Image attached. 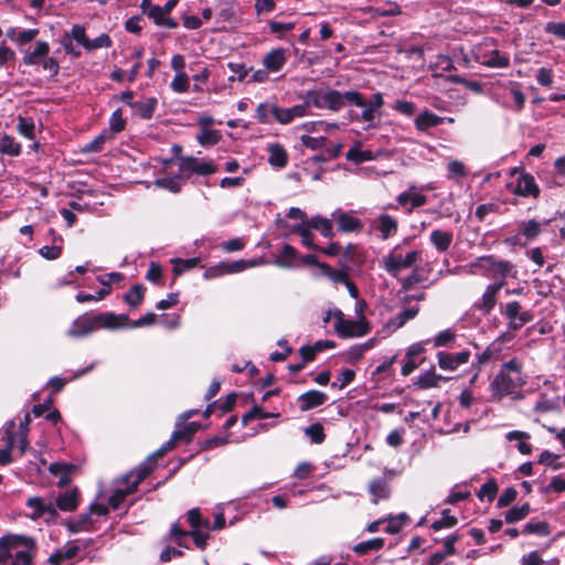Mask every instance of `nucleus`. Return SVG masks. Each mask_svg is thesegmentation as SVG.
Returning a JSON list of instances; mask_svg holds the SVG:
<instances>
[{
    "mask_svg": "<svg viewBox=\"0 0 565 565\" xmlns=\"http://www.w3.org/2000/svg\"><path fill=\"white\" fill-rule=\"evenodd\" d=\"M129 317L126 313L99 312L92 315L86 312L77 317L66 331L70 338L81 339L89 335L98 329L116 330L127 327Z\"/></svg>",
    "mask_w": 565,
    "mask_h": 565,
    "instance_id": "nucleus-1",
    "label": "nucleus"
},
{
    "mask_svg": "<svg viewBox=\"0 0 565 565\" xmlns=\"http://www.w3.org/2000/svg\"><path fill=\"white\" fill-rule=\"evenodd\" d=\"M38 551L36 541L24 534L8 533L0 537V564L32 565Z\"/></svg>",
    "mask_w": 565,
    "mask_h": 565,
    "instance_id": "nucleus-2",
    "label": "nucleus"
},
{
    "mask_svg": "<svg viewBox=\"0 0 565 565\" xmlns=\"http://www.w3.org/2000/svg\"><path fill=\"white\" fill-rule=\"evenodd\" d=\"M521 371V365L516 359L503 363L490 383L492 398L500 401L504 396L515 393L523 384Z\"/></svg>",
    "mask_w": 565,
    "mask_h": 565,
    "instance_id": "nucleus-3",
    "label": "nucleus"
},
{
    "mask_svg": "<svg viewBox=\"0 0 565 565\" xmlns=\"http://www.w3.org/2000/svg\"><path fill=\"white\" fill-rule=\"evenodd\" d=\"M188 521L192 530L190 532L179 530V547L184 544V541L188 537H192L195 546L203 551L206 547L207 540L210 537L209 531H211V522L209 519H203L201 516L198 508L188 512Z\"/></svg>",
    "mask_w": 565,
    "mask_h": 565,
    "instance_id": "nucleus-4",
    "label": "nucleus"
},
{
    "mask_svg": "<svg viewBox=\"0 0 565 565\" xmlns=\"http://www.w3.org/2000/svg\"><path fill=\"white\" fill-rule=\"evenodd\" d=\"M181 150L179 147V153ZM217 171V164L213 160H201L192 156L181 157L179 154V184L192 180L193 177H207Z\"/></svg>",
    "mask_w": 565,
    "mask_h": 565,
    "instance_id": "nucleus-5",
    "label": "nucleus"
},
{
    "mask_svg": "<svg viewBox=\"0 0 565 565\" xmlns=\"http://www.w3.org/2000/svg\"><path fill=\"white\" fill-rule=\"evenodd\" d=\"M177 444V428L171 433L170 439L154 451L152 455L148 456L143 462L139 465V467L125 476L124 482L134 487V490H138V486L153 471L154 461L157 458H161L168 450L172 449Z\"/></svg>",
    "mask_w": 565,
    "mask_h": 565,
    "instance_id": "nucleus-6",
    "label": "nucleus"
},
{
    "mask_svg": "<svg viewBox=\"0 0 565 565\" xmlns=\"http://www.w3.org/2000/svg\"><path fill=\"white\" fill-rule=\"evenodd\" d=\"M8 426L4 431L6 446L0 450V465H7L12 461L11 451L18 446L20 455H24L29 446L28 435L30 426Z\"/></svg>",
    "mask_w": 565,
    "mask_h": 565,
    "instance_id": "nucleus-7",
    "label": "nucleus"
},
{
    "mask_svg": "<svg viewBox=\"0 0 565 565\" xmlns=\"http://www.w3.org/2000/svg\"><path fill=\"white\" fill-rule=\"evenodd\" d=\"M50 44L45 41H38L32 52L26 53L23 56V63L25 65H38L42 64L44 71H49L52 77L58 75L60 63L53 57L49 56Z\"/></svg>",
    "mask_w": 565,
    "mask_h": 565,
    "instance_id": "nucleus-8",
    "label": "nucleus"
},
{
    "mask_svg": "<svg viewBox=\"0 0 565 565\" xmlns=\"http://www.w3.org/2000/svg\"><path fill=\"white\" fill-rule=\"evenodd\" d=\"M501 313L509 320L508 329L510 331H519L524 324L534 319L531 310L522 311V306L519 301H510L500 309Z\"/></svg>",
    "mask_w": 565,
    "mask_h": 565,
    "instance_id": "nucleus-9",
    "label": "nucleus"
},
{
    "mask_svg": "<svg viewBox=\"0 0 565 565\" xmlns=\"http://www.w3.org/2000/svg\"><path fill=\"white\" fill-rule=\"evenodd\" d=\"M511 174H519L515 186L512 189V193L523 198L532 196L537 199L540 196V188L531 173L524 171L523 168H515Z\"/></svg>",
    "mask_w": 565,
    "mask_h": 565,
    "instance_id": "nucleus-10",
    "label": "nucleus"
},
{
    "mask_svg": "<svg viewBox=\"0 0 565 565\" xmlns=\"http://www.w3.org/2000/svg\"><path fill=\"white\" fill-rule=\"evenodd\" d=\"M334 329L340 338H354L366 335L371 331V326L365 317H361L356 321H340L335 323Z\"/></svg>",
    "mask_w": 565,
    "mask_h": 565,
    "instance_id": "nucleus-11",
    "label": "nucleus"
},
{
    "mask_svg": "<svg viewBox=\"0 0 565 565\" xmlns=\"http://www.w3.org/2000/svg\"><path fill=\"white\" fill-rule=\"evenodd\" d=\"M478 267L483 268L486 270H495L497 274L502 278H507L508 276L515 277L516 271H513V264L509 260L498 259L493 255H486L478 258Z\"/></svg>",
    "mask_w": 565,
    "mask_h": 565,
    "instance_id": "nucleus-12",
    "label": "nucleus"
},
{
    "mask_svg": "<svg viewBox=\"0 0 565 565\" xmlns=\"http://www.w3.org/2000/svg\"><path fill=\"white\" fill-rule=\"evenodd\" d=\"M445 121L454 122V118L438 116L425 108L414 119L415 128L419 132H427L428 129L443 125Z\"/></svg>",
    "mask_w": 565,
    "mask_h": 565,
    "instance_id": "nucleus-13",
    "label": "nucleus"
},
{
    "mask_svg": "<svg viewBox=\"0 0 565 565\" xmlns=\"http://www.w3.org/2000/svg\"><path fill=\"white\" fill-rule=\"evenodd\" d=\"M237 396L236 392H232L227 394L224 401L218 399L210 403L203 412V418H209L211 415H216L220 418L231 413L235 407Z\"/></svg>",
    "mask_w": 565,
    "mask_h": 565,
    "instance_id": "nucleus-14",
    "label": "nucleus"
},
{
    "mask_svg": "<svg viewBox=\"0 0 565 565\" xmlns=\"http://www.w3.org/2000/svg\"><path fill=\"white\" fill-rule=\"evenodd\" d=\"M247 267H248V264L245 260H235V262H230V263L222 262L215 266L207 268L204 273V277L210 279V278H215V277H220V276L227 275V274L239 273V271H243L244 269H246Z\"/></svg>",
    "mask_w": 565,
    "mask_h": 565,
    "instance_id": "nucleus-15",
    "label": "nucleus"
},
{
    "mask_svg": "<svg viewBox=\"0 0 565 565\" xmlns=\"http://www.w3.org/2000/svg\"><path fill=\"white\" fill-rule=\"evenodd\" d=\"M438 365L443 370L455 371L459 365L466 364L469 361L470 352L463 350L457 354L448 352H438Z\"/></svg>",
    "mask_w": 565,
    "mask_h": 565,
    "instance_id": "nucleus-16",
    "label": "nucleus"
},
{
    "mask_svg": "<svg viewBox=\"0 0 565 565\" xmlns=\"http://www.w3.org/2000/svg\"><path fill=\"white\" fill-rule=\"evenodd\" d=\"M286 51L282 47L269 51L263 58L265 68L271 73L279 72L286 64Z\"/></svg>",
    "mask_w": 565,
    "mask_h": 565,
    "instance_id": "nucleus-17",
    "label": "nucleus"
},
{
    "mask_svg": "<svg viewBox=\"0 0 565 565\" xmlns=\"http://www.w3.org/2000/svg\"><path fill=\"white\" fill-rule=\"evenodd\" d=\"M338 231L342 233L360 232L363 228V223L360 218L351 215L348 212H339L334 215Z\"/></svg>",
    "mask_w": 565,
    "mask_h": 565,
    "instance_id": "nucleus-18",
    "label": "nucleus"
},
{
    "mask_svg": "<svg viewBox=\"0 0 565 565\" xmlns=\"http://www.w3.org/2000/svg\"><path fill=\"white\" fill-rule=\"evenodd\" d=\"M56 507L64 512H72L78 508L79 504V490L77 487L60 493L56 497Z\"/></svg>",
    "mask_w": 565,
    "mask_h": 565,
    "instance_id": "nucleus-19",
    "label": "nucleus"
},
{
    "mask_svg": "<svg viewBox=\"0 0 565 565\" xmlns=\"http://www.w3.org/2000/svg\"><path fill=\"white\" fill-rule=\"evenodd\" d=\"M328 399L327 395L317 390H310L303 394H301L298 398L300 402L301 411H309L316 408L326 403Z\"/></svg>",
    "mask_w": 565,
    "mask_h": 565,
    "instance_id": "nucleus-20",
    "label": "nucleus"
},
{
    "mask_svg": "<svg viewBox=\"0 0 565 565\" xmlns=\"http://www.w3.org/2000/svg\"><path fill=\"white\" fill-rule=\"evenodd\" d=\"M74 466L64 462H53L50 465L49 471L58 478L57 487L65 488L72 482V470Z\"/></svg>",
    "mask_w": 565,
    "mask_h": 565,
    "instance_id": "nucleus-21",
    "label": "nucleus"
},
{
    "mask_svg": "<svg viewBox=\"0 0 565 565\" xmlns=\"http://www.w3.org/2000/svg\"><path fill=\"white\" fill-rule=\"evenodd\" d=\"M448 380L449 377L437 374L435 372V366H431L427 372L423 373L416 382H414V385L420 390H428L437 387L440 381L446 382Z\"/></svg>",
    "mask_w": 565,
    "mask_h": 565,
    "instance_id": "nucleus-22",
    "label": "nucleus"
},
{
    "mask_svg": "<svg viewBox=\"0 0 565 565\" xmlns=\"http://www.w3.org/2000/svg\"><path fill=\"white\" fill-rule=\"evenodd\" d=\"M376 228L380 231L382 239L385 241L397 233L398 222L390 214H381L377 217Z\"/></svg>",
    "mask_w": 565,
    "mask_h": 565,
    "instance_id": "nucleus-23",
    "label": "nucleus"
},
{
    "mask_svg": "<svg viewBox=\"0 0 565 565\" xmlns=\"http://www.w3.org/2000/svg\"><path fill=\"white\" fill-rule=\"evenodd\" d=\"M268 163L277 169H284L288 163V153L280 143H273L268 147Z\"/></svg>",
    "mask_w": 565,
    "mask_h": 565,
    "instance_id": "nucleus-24",
    "label": "nucleus"
},
{
    "mask_svg": "<svg viewBox=\"0 0 565 565\" xmlns=\"http://www.w3.org/2000/svg\"><path fill=\"white\" fill-rule=\"evenodd\" d=\"M79 551V546L75 544L65 546L63 548H58L53 554L50 555L47 562L51 565H61L62 562L76 557Z\"/></svg>",
    "mask_w": 565,
    "mask_h": 565,
    "instance_id": "nucleus-25",
    "label": "nucleus"
},
{
    "mask_svg": "<svg viewBox=\"0 0 565 565\" xmlns=\"http://www.w3.org/2000/svg\"><path fill=\"white\" fill-rule=\"evenodd\" d=\"M498 295L499 292L495 291V288H492L488 285L480 302L475 303V308L482 311L484 315H489L497 305Z\"/></svg>",
    "mask_w": 565,
    "mask_h": 565,
    "instance_id": "nucleus-26",
    "label": "nucleus"
},
{
    "mask_svg": "<svg viewBox=\"0 0 565 565\" xmlns=\"http://www.w3.org/2000/svg\"><path fill=\"white\" fill-rule=\"evenodd\" d=\"M454 239V235L451 232H444L441 230H434L430 234V242L435 246V248L445 253L449 249Z\"/></svg>",
    "mask_w": 565,
    "mask_h": 565,
    "instance_id": "nucleus-27",
    "label": "nucleus"
},
{
    "mask_svg": "<svg viewBox=\"0 0 565 565\" xmlns=\"http://www.w3.org/2000/svg\"><path fill=\"white\" fill-rule=\"evenodd\" d=\"M308 223L312 230L319 231L323 237H326V238L334 237L333 225H332L331 220L326 218L320 215H316V216H312L308 221Z\"/></svg>",
    "mask_w": 565,
    "mask_h": 565,
    "instance_id": "nucleus-28",
    "label": "nucleus"
},
{
    "mask_svg": "<svg viewBox=\"0 0 565 565\" xmlns=\"http://www.w3.org/2000/svg\"><path fill=\"white\" fill-rule=\"evenodd\" d=\"M22 147L12 136L4 134L0 138V153L10 157H18L21 154Z\"/></svg>",
    "mask_w": 565,
    "mask_h": 565,
    "instance_id": "nucleus-29",
    "label": "nucleus"
},
{
    "mask_svg": "<svg viewBox=\"0 0 565 565\" xmlns=\"http://www.w3.org/2000/svg\"><path fill=\"white\" fill-rule=\"evenodd\" d=\"M519 226L521 235L530 242L536 239L542 233L541 224L534 218L522 221Z\"/></svg>",
    "mask_w": 565,
    "mask_h": 565,
    "instance_id": "nucleus-30",
    "label": "nucleus"
},
{
    "mask_svg": "<svg viewBox=\"0 0 565 565\" xmlns=\"http://www.w3.org/2000/svg\"><path fill=\"white\" fill-rule=\"evenodd\" d=\"M146 288L141 284L134 285L125 294L124 300L130 308H138L145 298Z\"/></svg>",
    "mask_w": 565,
    "mask_h": 565,
    "instance_id": "nucleus-31",
    "label": "nucleus"
},
{
    "mask_svg": "<svg viewBox=\"0 0 565 565\" xmlns=\"http://www.w3.org/2000/svg\"><path fill=\"white\" fill-rule=\"evenodd\" d=\"M384 539L375 537L367 541L360 542L353 546V552L359 555H365L370 552H376L384 547Z\"/></svg>",
    "mask_w": 565,
    "mask_h": 565,
    "instance_id": "nucleus-32",
    "label": "nucleus"
},
{
    "mask_svg": "<svg viewBox=\"0 0 565 565\" xmlns=\"http://www.w3.org/2000/svg\"><path fill=\"white\" fill-rule=\"evenodd\" d=\"M309 223L296 224L292 226V232L301 236L302 244L310 249H318L319 246L313 242V235L311 233Z\"/></svg>",
    "mask_w": 565,
    "mask_h": 565,
    "instance_id": "nucleus-33",
    "label": "nucleus"
},
{
    "mask_svg": "<svg viewBox=\"0 0 565 565\" xmlns=\"http://www.w3.org/2000/svg\"><path fill=\"white\" fill-rule=\"evenodd\" d=\"M404 257L401 254L392 252L383 259L385 270L393 277H397L401 269L405 268L403 265Z\"/></svg>",
    "mask_w": 565,
    "mask_h": 565,
    "instance_id": "nucleus-34",
    "label": "nucleus"
},
{
    "mask_svg": "<svg viewBox=\"0 0 565 565\" xmlns=\"http://www.w3.org/2000/svg\"><path fill=\"white\" fill-rule=\"evenodd\" d=\"M17 131L26 139H35V124L31 117L18 116Z\"/></svg>",
    "mask_w": 565,
    "mask_h": 565,
    "instance_id": "nucleus-35",
    "label": "nucleus"
},
{
    "mask_svg": "<svg viewBox=\"0 0 565 565\" xmlns=\"http://www.w3.org/2000/svg\"><path fill=\"white\" fill-rule=\"evenodd\" d=\"M149 18L153 20L157 25H163L168 28H175L177 23L171 18H166L164 10L160 6H153L147 13Z\"/></svg>",
    "mask_w": 565,
    "mask_h": 565,
    "instance_id": "nucleus-36",
    "label": "nucleus"
},
{
    "mask_svg": "<svg viewBox=\"0 0 565 565\" xmlns=\"http://www.w3.org/2000/svg\"><path fill=\"white\" fill-rule=\"evenodd\" d=\"M297 255V249L294 246L286 244L277 256L276 264L280 267H290L296 260Z\"/></svg>",
    "mask_w": 565,
    "mask_h": 565,
    "instance_id": "nucleus-37",
    "label": "nucleus"
},
{
    "mask_svg": "<svg viewBox=\"0 0 565 565\" xmlns=\"http://www.w3.org/2000/svg\"><path fill=\"white\" fill-rule=\"evenodd\" d=\"M111 138L107 130L102 131L97 135L93 140L87 142L83 148L82 152L84 153H95L103 150L105 142Z\"/></svg>",
    "mask_w": 565,
    "mask_h": 565,
    "instance_id": "nucleus-38",
    "label": "nucleus"
},
{
    "mask_svg": "<svg viewBox=\"0 0 565 565\" xmlns=\"http://www.w3.org/2000/svg\"><path fill=\"white\" fill-rule=\"evenodd\" d=\"M92 524H93L92 514L88 511V512L82 513L76 521L68 522L66 524V526L71 533H78L82 531L89 530Z\"/></svg>",
    "mask_w": 565,
    "mask_h": 565,
    "instance_id": "nucleus-39",
    "label": "nucleus"
},
{
    "mask_svg": "<svg viewBox=\"0 0 565 565\" xmlns=\"http://www.w3.org/2000/svg\"><path fill=\"white\" fill-rule=\"evenodd\" d=\"M353 105L356 107L366 106V99L364 95L358 90L341 92V106Z\"/></svg>",
    "mask_w": 565,
    "mask_h": 565,
    "instance_id": "nucleus-40",
    "label": "nucleus"
},
{
    "mask_svg": "<svg viewBox=\"0 0 565 565\" xmlns=\"http://www.w3.org/2000/svg\"><path fill=\"white\" fill-rule=\"evenodd\" d=\"M244 440V435H238L237 431H227L223 436H216L212 439L206 440V447L213 448L216 446L230 444V443H239Z\"/></svg>",
    "mask_w": 565,
    "mask_h": 565,
    "instance_id": "nucleus-41",
    "label": "nucleus"
},
{
    "mask_svg": "<svg viewBox=\"0 0 565 565\" xmlns=\"http://www.w3.org/2000/svg\"><path fill=\"white\" fill-rule=\"evenodd\" d=\"M529 435L524 431H520V430H513V431H510L508 435H507V438L509 440H516L518 441V449L519 451L522 454V455H530L531 454V445L526 441L529 439Z\"/></svg>",
    "mask_w": 565,
    "mask_h": 565,
    "instance_id": "nucleus-42",
    "label": "nucleus"
},
{
    "mask_svg": "<svg viewBox=\"0 0 565 565\" xmlns=\"http://www.w3.org/2000/svg\"><path fill=\"white\" fill-rule=\"evenodd\" d=\"M370 493L375 498L374 502L380 499H386L390 495L388 483L384 479H376L370 483Z\"/></svg>",
    "mask_w": 565,
    "mask_h": 565,
    "instance_id": "nucleus-43",
    "label": "nucleus"
},
{
    "mask_svg": "<svg viewBox=\"0 0 565 565\" xmlns=\"http://www.w3.org/2000/svg\"><path fill=\"white\" fill-rule=\"evenodd\" d=\"M347 159L360 164L373 160L374 156L371 150H361L359 147L353 146L348 150Z\"/></svg>",
    "mask_w": 565,
    "mask_h": 565,
    "instance_id": "nucleus-44",
    "label": "nucleus"
},
{
    "mask_svg": "<svg viewBox=\"0 0 565 565\" xmlns=\"http://www.w3.org/2000/svg\"><path fill=\"white\" fill-rule=\"evenodd\" d=\"M383 520L386 522L384 531L388 534H397L408 520V516L405 513H399L398 515L390 516Z\"/></svg>",
    "mask_w": 565,
    "mask_h": 565,
    "instance_id": "nucleus-45",
    "label": "nucleus"
},
{
    "mask_svg": "<svg viewBox=\"0 0 565 565\" xmlns=\"http://www.w3.org/2000/svg\"><path fill=\"white\" fill-rule=\"evenodd\" d=\"M221 138H222V136L217 130L203 127L201 129L200 135L198 136V141L201 146L206 147V146H214V145L218 143Z\"/></svg>",
    "mask_w": 565,
    "mask_h": 565,
    "instance_id": "nucleus-46",
    "label": "nucleus"
},
{
    "mask_svg": "<svg viewBox=\"0 0 565 565\" xmlns=\"http://www.w3.org/2000/svg\"><path fill=\"white\" fill-rule=\"evenodd\" d=\"M324 108L331 111H339L341 106V92L337 89H327L324 92Z\"/></svg>",
    "mask_w": 565,
    "mask_h": 565,
    "instance_id": "nucleus-47",
    "label": "nucleus"
},
{
    "mask_svg": "<svg viewBox=\"0 0 565 565\" xmlns=\"http://www.w3.org/2000/svg\"><path fill=\"white\" fill-rule=\"evenodd\" d=\"M135 492L134 487L129 484L125 489H117L108 499L109 507L114 510L119 509L126 497Z\"/></svg>",
    "mask_w": 565,
    "mask_h": 565,
    "instance_id": "nucleus-48",
    "label": "nucleus"
},
{
    "mask_svg": "<svg viewBox=\"0 0 565 565\" xmlns=\"http://www.w3.org/2000/svg\"><path fill=\"white\" fill-rule=\"evenodd\" d=\"M418 307H409L398 315H396L392 320L391 324H393L396 329L402 328L408 320L414 319L418 315Z\"/></svg>",
    "mask_w": 565,
    "mask_h": 565,
    "instance_id": "nucleus-49",
    "label": "nucleus"
},
{
    "mask_svg": "<svg viewBox=\"0 0 565 565\" xmlns=\"http://www.w3.org/2000/svg\"><path fill=\"white\" fill-rule=\"evenodd\" d=\"M529 513H530V505H529V503H524L520 507H512L505 513L504 520L507 523H514L520 520H523Z\"/></svg>",
    "mask_w": 565,
    "mask_h": 565,
    "instance_id": "nucleus-50",
    "label": "nucleus"
},
{
    "mask_svg": "<svg viewBox=\"0 0 565 565\" xmlns=\"http://www.w3.org/2000/svg\"><path fill=\"white\" fill-rule=\"evenodd\" d=\"M126 128V119L122 117V111L120 108L116 109L109 119V131L113 137L116 134L121 132Z\"/></svg>",
    "mask_w": 565,
    "mask_h": 565,
    "instance_id": "nucleus-51",
    "label": "nucleus"
},
{
    "mask_svg": "<svg viewBox=\"0 0 565 565\" xmlns=\"http://www.w3.org/2000/svg\"><path fill=\"white\" fill-rule=\"evenodd\" d=\"M156 104L157 100L154 98H150L146 102H137L132 105V107L141 118L150 119L153 115Z\"/></svg>",
    "mask_w": 565,
    "mask_h": 565,
    "instance_id": "nucleus-52",
    "label": "nucleus"
},
{
    "mask_svg": "<svg viewBox=\"0 0 565 565\" xmlns=\"http://www.w3.org/2000/svg\"><path fill=\"white\" fill-rule=\"evenodd\" d=\"M523 533L537 534L541 536H547L551 534L550 526L544 521L527 522L523 527Z\"/></svg>",
    "mask_w": 565,
    "mask_h": 565,
    "instance_id": "nucleus-53",
    "label": "nucleus"
},
{
    "mask_svg": "<svg viewBox=\"0 0 565 565\" xmlns=\"http://www.w3.org/2000/svg\"><path fill=\"white\" fill-rule=\"evenodd\" d=\"M458 520L456 516L450 514L449 509H445L441 512V518L433 522L431 527L435 531H439L441 529H449L457 524Z\"/></svg>",
    "mask_w": 565,
    "mask_h": 565,
    "instance_id": "nucleus-54",
    "label": "nucleus"
},
{
    "mask_svg": "<svg viewBox=\"0 0 565 565\" xmlns=\"http://www.w3.org/2000/svg\"><path fill=\"white\" fill-rule=\"evenodd\" d=\"M498 492V483L494 479H490L483 483L478 492L480 500L487 499L489 502L493 501Z\"/></svg>",
    "mask_w": 565,
    "mask_h": 565,
    "instance_id": "nucleus-55",
    "label": "nucleus"
},
{
    "mask_svg": "<svg viewBox=\"0 0 565 565\" xmlns=\"http://www.w3.org/2000/svg\"><path fill=\"white\" fill-rule=\"evenodd\" d=\"M26 507L33 510L32 513L30 514V518L32 520H38V519L44 516L45 502L42 498H40V497L29 498L26 501Z\"/></svg>",
    "mask_w": 565,
    "mask_h": 565,
    "instance_id": "nucleus-56",
    "label": "nucleus"
},
{
    "mask_svg": "<svg viewBox=\"0 0 565 565\" xmlns=\"http://www.w3.org/2000/svg\"><path fill=\"white\" fill-rule=\"evenodd\" d=\"M302 98H303V100L307 102L308 107L313 106L319 109L324 108V100H323L324 92H322V90H318V89L308 90V92H306V94L303 95Z\"/></svg>",
    "mask_w": 565,
    "mask_h": 565,
    "instance_id": "nucleus-57",
    "label": "nucleus"
},
{
    "mask_svg": "<svg viewBox=\"0 0 565 565\" xmlns=\"http://www.w3.org/2000/svg\"><path fill=\"white\" fill-rule=\"evenodd\" d=\"M47 409L45 408V405H42L41 403H38L33 405L31 409H24L23 411V418H19V424H30L32 420L31 415H33L34 418H40L42 416L45 417Z\"/></svg>",
    "mask_w": 565,
    "mask_h": 565,
    "instance_id": "nucleus-58",
    "label": "nucleus"
},
{
    "mask_svg": "<svg viewBox=\"0 0 565 565\" xmlns=\"http://www.w3.org/2000/svg\"><path fill=\"white\" fill-rule=\"evenodd\" d=\"M484 64L489 67H508L510 65V57L498 50H493Z\"/></svg>",
    "mask_w": 565,
    "mask_h": 565,
    "instance_id": "nucleus-59",
    "label": "nucleus"
},
{
    "mask_svg": "<svg viewBox=\"0 0 565 565\" xmlns=\"http://www.w3.org/2000/svg\"><path fill=\"white\" fill-rule=\"evenodd\" d=\"M274 104L260 103L256 108V119L259 124H269L273 117Z\"/></svg>",
    "mask_w": 565,
    "mask_h": 565,
    "instance_id": "nucleus-60",
    "label": "nucleus"
},
{
    "mask_svg": "<svg viewBox=\"0 0 565 565\" xmlns=\"http://www.w3.org/2000/svg\"><path fill=\"white\" fill-rule=\"evenodd\" d=\"M268 28L270 30V33L276 34L277 38L281 40V39H284L286 32H289L295 29V23L294 22L282 23V22H278V21H269Z\"/></svg>",
    "mask_w": 565,
    "mask_h": 565,
    "instance_id": "nucleus-61",
    "label": "nucleus"
},
{
    "mask_svg": "<svg viewBox=\"0 0 565 565\" xmlns=\"http://www.w3.org/2000/svg\"><path fill=\"white\" fill-rule=\"evenodd\" d=\"M395 111L406 116V117H412L415 113H416V104L413 103V102H409V100H402V99H397L393 107H392Z\"/></svg>",
    "mask_w": 565,
    "mask_h": 565,
    "instance_id": "nucleus-62",
    "label": "nucleus"
},
{
    "mask_svg": "<svg viewBox=\"0 0 565 565\" xmlns=\"http://www.w3.org/2000/svg\"><path fill=\"white\" fill-rule=\"evenodd\" d=\"M423 275L420 274V268L415 267L412 274L403 279H401L402 289L411 290L413 287L423 281Z\"/></svg>",
    "mask_w": 565,
    "mask_h": 565,
    "instance_id": "nucleus-63",
    "label": "nucleus"
},
{
    "mask_svg": "<svg viewBox=\"0 0 565 565\" xmlns=\"http://www.w3.org/2000/svg\"><path fill=\"white\" fill-rule=\"evenodd\" d=\"M547 34H553L559 40H565V21L564 22H547L544 26Z\"/></svg>",
    "mask_w": 565,
    "mask_h": 565,
    "instance_id": "nucleus-64",
    "label": "nucleus"
}]
</instances>
